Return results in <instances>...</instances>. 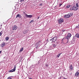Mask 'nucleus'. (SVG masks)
<instances>
[{"mask_svg": "<svg viewBox=\"0 0 79 79\" xmlns=\"http://www.w3.org/2000/svg\"><path fill=\"white\" fill-rule=\"evenodd\" d=\"M76 27H77V28H79V26H77Z\"/></svg>", "mask_w": 79, "mask_h": 79, "instance_id": "29", "label": "nucleus"}, {"mask_svg": "<svg viewBox=\"0 0 79 79\" xmlns=\"http://www.w3.org/2000/svg\"><path fill=\"white\" fill-rule=\"evenodd\" d=\"M3 34V31H2L1 32H0V36H1V35H2Z\"/></svg>", "mask_w": 79, "mask_h": 79, "instance_id": "20", "label": "nucleus"}, {"mask_svg": "<svg viewBox=\"0 0 79 79\" xmlns=\"http://www.w3.org/2000/svg\"><path fill=\"white\" fill-rule=\"evenodd\" d=\"M23 49H24V48H22L20 50L19 52H21L23 51Z\"/></svg>", "mask_w": 79, "mask_h": 79, "instance_id": "15", "label": "nucleus"}, {"mask_svg": "<svg viewBox=\"0 0 79 79\" xmlns=\"http://www.w3.org/2000/svg\"><path fill=\"white\" fill-rule=\"evenodd\" d=\"M38 66V64H35V68H37Z\"/></svg>", "mask_w": 79, "mask_h": 79, "instance_id": "19", "label": "nucleus"}, {"mask_svg": "<svg viewBox=\"0 0 79 79\" xmlns=\"http://www.w3.org/2000/svg\"><path fill=\"white\" fill-rule=\"evenodd\" d=\"M70 10H74V7H73L71 8L70 9Z\"/></svg>", "mask_w": 79, "mask_h": 79, "instance_id": "21", "label": "nucleus"}, {"mask_svg": "<svg viewBox=\"0 0 79 79\" xmlns=\"http://www.w3.org/2000/svg\"><path fill=\"white\" fill-rule=\"evenodd\" d=\"M52 46L53 47H56V45L55 44H52Z\"/></svg>", "mask_w": 79, "mask_h": 79, "instance_id": "17", "label": "nucleus"}, {"mask_svg": "<svg viewBox=\"0 0 79 79\" xmlns=\"http://www.w3.org/2000/svg\"><path fill=\"white\" fill-rule=\"evenodd\" d=\"M73 8H73L74 10L75 11L77 10L78 9V8H77V7H76V6H74Z\"/></svg>", "mask_w": 79, "mask_h": 79, "instance_id": "11", "label": "nucleus"}, {"mask_svg": "<svg viewBox=\"0 0 79 79\" xmlns=\"http://www.w3.org/2000/svg\"><path fill=\"white\" fill-rule=\"evenodd\" d=\"M41 45H42V44H41V41H39L36 43V46H37L38 47H39Z\"/></svg>", "mask_w": 79, "mask_h": 79, "instance_id": "5", "label": "nucleus"}, {"mask_svg": "<svg viewBox=\"0 0 79 79\" xmlns=\"http://www.w3.org/2000/svg\"><path fill=\"white\" fill-rule=\"evenodd\" d=\"M5 45V43H2L1 44V47H3Z\"/></svg>", "mask_w": 79, "mask_h": 79, "instance_id": "10", "label": "nucleus"}, {"mask_svg": "<svg viewBox=\"0 0 79 79\" xmlns=\"http://www.w3.org/2000/svg\"><path fill=\"white\" fill-rule=\"evenodd\" d=\"M76 37H77V38H79V34L78 33H77L75 35Z\"/></svg>", "mask_w": 79, "mask_h": 79, "instance_id": "13", "label": "nucleus"}, {"mask_svg": "<svg viewBox=\"0 0 79 79\" xmlns=\"http://www.w3.org/2000/svg\"><path fill=\"white\" fill-rule=\"evenodd\" d=\"M70 6H71V5H68L66 7V8H69V7H70Z\"/></svg>", "mask_w": 79, "mask_h": 79, "instance_id": "16", "label": "nucleus"}, {"mask_svg": "<svg viewBox=\"0 0 79 79\" xmlns=\"http://www.w3.org/2000/svg\"><path fill=\"white\" fill-rule=\"evenodd\" d=\"M2 52L1 51H0V54Z\"/></svg>", "mask_w": 79, "mask_h": 79, "instance_id": "33", "label": "nucleus"}, {"mask_svg": "<svg viewBox=\"0 0 79 79\" xmlns=\"http://www.w3.org/2000/svg\"><path fill=\"white\" fill-rule=\"evenodd\" d=\"M17 28L18 27H17L16 25H15L12 27V30H14V31H15V30H16V29H17Z\"/></svg>", "mask_w": 79, "mask_h": 79, "instance_id": "8", "label": "nucleus"}, {"mask_svg": "<svg viewBox=\"0 0 79 79\" xmlns=\"http://www.w3.org/2000/svg\"><path fill=\"white\" fill-rule=\"evenodd\" d=\"M58 79H60V78H58Z\"/></svg>", "mask_w": 79, "mask_h": 79, "instance_id": "36", "label": "nucleus"}, {"mask_svg": "<svg viewBox=\"0 0 79 79\" xmlns=\"http://www.w3.org/2000/svg\"><path fill=\"white\" fill-rule=\"evenodd\" d=\"M61 5H62V4H59V6H61Z\"/></svg>", "mask_w": 79, "mask_h": 79, "instance_id": "26", "label": "nucleus"}, {"mask_svg": "<svg viewBox=\"0 0 79 79\" xmlns=\"http://www.w3.org/2000/svg\"><path fill=\"white\" fill-rule=\"evenodd\" d=\"M63 22V19H60L58 20V23H59V24H61Z\"/></svg>", "mask_w": 79, "mask_h": 79, "instance_id": "6", "label": "nucleus"}, {"mask_svg": "<svg viewBox=\"0 0 79 79\" xmlns=\"http://www.w3.org/2000/svg\"><path fill=\"white\" fill-rule=\"evenodd\" d=\"M76 7H79V6H78V4L77 3L76 4Z\"/></svg>", "mask_w": 79, "mask_h": 79, "instance_id": "22", "label": "nucleus"}, {"mask_svg": "<svg viewBox=\"0 0 79 79\" xmlns=\"http://www.w3.org/2000/svg\"><path fill=\"white\" fill-rule=\"evenodd\" d=\"M61 54H62V53H60L59 54L60 55H61Z\"/></svg>", "mask_w": 79, "mask_h": 79, "instance_id": "30", "label": "nucleus"}, {"mask_svg": "<svg viewBox=\"0 0 79 79\" xmlns=\"http://www.w3.org/2000/svg\"><path fill=\"white\" fill-rule=\"evenodd\" d=\"M39 18H40V17H39V18H38V19H39Z\"/></svg>", "mask_w": 79, "mask_h": 79, "instance_id": "34", "label": "nucleus"}, {"mask_svg": "<svg viewBox=\"0 0 79 79\" xmlns=\"http://www.w3.org/2000/svg\"><path fill=\"white\" fill-rule=\"evenodd\" d=\"M69 69L70 70H73V67L72 64H70L69 66Z\"/></svg>", "mask_w": 79, "mask_h": 79, "instance_id": "9", "label": "nucleus"}, {"mask_svg": "<svg viewBox=\"0 0 79 79\" xmlns=\"http://www.w3.org/2000/svg\"><path fill=\"white\" fill-rule=\"evenodd\" d=\"M18 17H19V18H21V15H19V14H18L17 15V16L16 17V18H18Z\"/></svg>", "mask_w": 79, "mask_h": 79, "instance_id": "14", "label": "nucleus"}, {"mask_svg": "<svg viewBox=\"0 0 79 79\" xmlns=\"http://www.w3.org/2000/svg\"><path fill=\"white\" fill-rule=\"evenodd\" d=\"M60 56V54H58L57 55V58H58V57H59Z\"/></svg>", "mask_w": 79, "mask_h": 79, "instance_id": "24", "label": "nucleus"}, {"mask_svg": "<svg viewBox=\"0 0 79 79\" xmlns=\"http://www.w3.org/2000/svg\"><path fill=\"white\" fill-rule=\"evenodd\" d=\"M45 66H46V67H48V65H47V64H46Z\"/></svg>", "mask_w": 79, "mask_h": 79, "instance_id": "28", "label": "nucleus"}, {"mask_svg": "<svg viewBox=\"0 0 79 79\" xmlns=\"http://www.w3.org/2000/svg\"><path fill=\"white\" fill-rule=\"evenodd\" d=\"M79 73L78 72H77L75 74V76H77L78 77L79 76Z\"/></svg>", "mask_w": 79, "mask_h": 79, "instance_id": "12", "label": "nucleus"}, {"mask_svg": "<svg viewBox=\"0 0 79 79\" xmlns=\"http://www.w3.org/2000/svg\"><path fill=\"white\" fill-rule=\"evenodd\" d=\"M33 22H34V20H31L30 21V23H33Z\"/></svg>", "mask_w": 79, "mask_h": 79, "instance_id": "23", "label": "nucleus"}, {"mask_svg": "<svg viewBox=\"0 0 79 79\" xmlns=\"http://www.w3.org/2000/svg\"><path fill=\"white\" fill-rule=\"evenodd\" d=\"M23 1H24V0H20V2H23Z\"/></svg>", "mask_w": 79, "mask_h": 79, "instance_id": "27", "label": "nucleus"}, {"mask_svg": "<svg viewBox=\"0 0 79 79\" xmlns=\"http://www.w3.org/2000/svg\"><path fill=\"white\" fill-rule=\"evenodd\" d=\"M40 6H42V4H40Z\"/></svg>", "mask_w": 79, "mask_h": 79, "instance_id": "31", "label": "nucleus"}, {"mask_svg": "<svg viewBox=\"0 0 79 79\" xmlns=\"http://www.w3.org/2000/svg\"><path fill=\"white\" fill-rule=\"evenodd\" d=\"M7 79H12L10 77H8Z\"/></svg>", "mask_w": 79, "mask_h": 79, "instance_id": "25", "label": "nucleus"}, {"mask_svg": "<svg viewBox=\"0 0 79 79\" xmlns=\"http://www.w3.org/2000/svg\"><path fill=\"white\" fill-rule=\"evenodd\" d=\"M71 37V34L70 33H69L68 34L67 36V38H65L66 40H68L67 43L68 42V40H69V38H70Z\"/></svg>", "mask_w": 79, "mask_h": 79, "instance_id": "3", "label": "nucleus"}, {"mask_svg": "<svg viewBox=\"0 0 79 79\" xmlns=\"http://www.w3.org/2000/svg\"><path fill=\"white\" fill-rule=\"evenodd\" d=\"M78 26H79V25H78Z\"/></svg>", "mask_w": 79, "mask_h": 79, "instance_id": "38", "label": "nucleus"}, {"mask_svg": "<svg viewBox=\"0 0 79 79\" xmlns=\"http://www.w3.org/2000/svg\"><path fill=\"white\" fill-rule=\"evenodd\" d=\"M36 48H37V47H36Z\"/></svg>", "mask_w": 79, "mask_h": 79, "instance_id": "37", "label": "nucleus"}, {"mask_svg": "<svg viewBox=\"0 0 79 79\" xmlns=\"http://www.w3.org/2000/svg\"><path fill=\"white\" fill-rule=\"evenodd\" d=\"M10 39V38L8 37H6V40H8V39Z\"/></svg>", "mask_w": 79, "mask_h": 79, "instance_id": "18", "label": "nucleus"}, {"mask_svg": "<svg viewBox=\"0 0 79 79\" xmlns=\"http://www.w3.org/2000/svg\"><path fill=\"white\" fill-rule=\"evenodd\" d=\"M73 15V14L72 13H69L68 15H64V18H69L72 16Z\"/></svg>", "mask_w": 79, "mask_h": 79, "instance_id": "1", "label": "nucleus"}, {"mask_svg": "<svg viewBox=\"0 0 79 79\" xmlns=\"http://www.w3.org/2000/svg\"><path fill=\"white\" fill-rule=\"evenodd\" d=\"M16 65H14V68L10 70L9 71L10 73H12V72H15L16 70Z\"/></svg>", "mask_w": 79, "mask_h": 79, "instance_id": "4", "label": "nucleus"}, {"mask_svg": "<svg viewBox=\"0 0 79 79\" xmlns=\"http://www.w3.org/2000/svg\"><path fill=\"white\" fill-rule=\"evenodd\" d=\"M25 16L27 18H31L33 16L32 15H28L27 14H25Z\"/></svg>", "mask_w": 79, "mask_h": 79, "instance_id": "7", "label": "nucleus"}, {"mask_svg": "<svg viewBox=\"0 0 79 79\" xmlns=\"http://www.w3.org/2000/svg\"><path fill=\"white\" fill-rule=\"evenodd\" d=\"M56 40H57V38L56 37H54L50 40V41L52 42V43L55 42Z\"/></svg>", "mask_w": 79, "mask_h": 79, "instance_id": "2", "label": "nucleus"}, {"mask_svg": "<svg viewBox=\"0 0 79 79\" xmlns=\"http://www.w3.org/2000/svg\"><path fill=\"white\" fill-rule=\"evenodd\" d=\"M34 56H33V57H34Z\"/></svg>", "mask_w": 79, "mask_h": 79, "instance_id": "35", "label": "nucleus"}, {"mask_svg": "<svg viewBox=\"0 0 79 79\" xmlns=\"http://www.w3.org/2000/svg\"><path fill=\"white\" fill-rule=\"evenodd\" d=\"M62 31H63V32H64V31H65V30H63Z\"/></svg>", "mask_w": 79, "mask_h": 79, "instance_id": "32", "label": "nucleus"}]
</instances>
